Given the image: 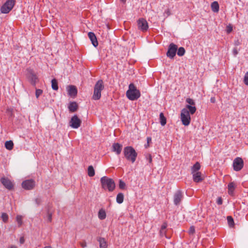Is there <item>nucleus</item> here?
I'll list each match as a JSON object with an SVG mask.
<instances>
[{
  "mask_svg": "<svg viewBox=\"0 0 248 248\" xmlns=\"http://www.w3.org/2000/svg\"><path fill=\"white\" fill-rule=\"evenodd\" d=\"M196 109V107L190 105H186V108L182 109L180 119L183 125L185 126L189 125L191 122L190 114H194Z\"/></svg>",
  "mask_w": 248,
  "mask_h": 248,
  "instance_id": "obj_1",
  "label": "nucleus"
},
{
  "mask_svg": "<svg viewBox=\"0 0 248 248\" xmlns=\"http://www.w3.org/2000/svg\"><path fill=\"white\" fill-rule=\"evenodd\" d=\"M126 96L130 100H136L140 96V93L133 83H130L126 91Z\"/></svg>",
  "mask_w": 248,
  "mask_h": 248,
  "instance_id": "obj_2",
  "label": "nucleus"
},
{
  "mask_svg": "<svg viewBox=\"0 0 248 248\" xmlns=\"http://www.w3.org/2000/svg\"><path fill=\"white\" fill-rule=\"evenodd\" d=\"M124 154L126 159L132 163L135 162L137 157V153L132 146H126L124 149Z\"/></svg>",
  "mask_w": 248,
  "mask_h": 248,
  "instance_id": "obj_3",
  "label": "nucleus"
},
{
  "mask_svg": "<svg viewBox=\"0 0 248 248\" xmlns=\"http://www.w3.org/2000/svg\"><path fill=\"white\" fill-rule=\"evenodd\" d=\"M102 187L105 190L112 191L115 187V184L113 179L106 176L102 177L100 179Z\"/></svg>",
  "mask_w": 248,
  "mask_h": 248,
  "instance_id": "obj_4",
  "label": "nucleus"
},
{
  "mask_svg": "<svg viewBox=\"0 0 248 248\" xmlns=\"http://www.w3.org/2000/svg\"><path fill=\"white\" fill-rule=\"evenodd\" d=\"M104 88L103 82L102 80H99L94 87L93 94L92 99L94 100H99L101 96V91Z\"/></svg>",
  "mask_w": 248,
  "mask_h": 248,
  "instance_id": "obj_5",
  "label": "nucleus"
},
{
  "mask_svg": "<svg viewBox=\"0 0 248 248\" xmlns=\"http://www.w3.org/2000/svg\"><path fill=\"white\" fill-rule=\"evenodd\" d=\"M16 4V0H7L1 6V13L3 14L9 13L13 8Z\"/></svg>",
  "mask_w": 248,
  "mask_h": 248,
  "instance_id": "obj_6",
  "label": "nucleus"
},
{
  "mask_svg": "<svg viewBox=\"0 0 248 248\" xmlns=\"http://www.w3.org/2000/svg\"><path fill=\"white\" fill-rule=\"evenodd\" d=\"M27 72V77L28 80L32 85H35L38 81V78L33 70L31 68H28Z\"/></svg>",
  "mask_w": 248,
  "mask_h": 248,
  "instance_id": "obj_7",
  "label": "nucleus"
},
{
  "mask_svg": "<svg viewBox=\"0 0 248 248\" xmlns=\"http://www.w3.org/2000/svg\"><path fill=\"white\" fill-rule=\"evenodd\" d=\"M81 121L78 118L77 115H74L69 122L70 126L74 129H77L80 127Z\"/></svg>",
  "mask_w": 248,
  "mask_h": 248,
  "instance_id": "obj_8",
  "label": "nucleus"
},
{
  "mask_svg": "<svg viewBox=\"0 0 248 248\" xmlns=\"http://www.w3.org/2000/svg\"><path fill=\"white\" fill-rule=\"evenodd\" d=\"M177 50V45L174 44L173 43L170 44L166 54L167 57L170 59H173L176 55Z\"/></svg>",
  "mask_w": 248,
  "mask_h": 248,
  "instance_id": "obj_9",
  "label": "nucleus"
},
{
  "mask_svg": "<svg viewBox=\"0 0 248 248\" xmlns=\"http://www.w3.org/2000/svg\"><path fill=\"white\" fill-rule=\"evenodd\" d=\"M244 162L243 159L239 157L234 159L233 162V167L235 171L240 170L243 167Z\"/></svg>",
  "mask_w": 248,
  "mask_h": 248,
  "instance_id": "obj_10",
  "label": "nucleus"
},
{
  "mask_svg": "<svg viewBox=\"0 0 248 248\" xmlns=\"http://www.w3.org/2000/svg\"><path fill=\"white\" fill-rule=\"evenodd\" d=\"M138 29L143 32H145L148 29V24L147 21L144 18H140L138 21Z\"/></svg>",
  "mask_w": 248,
  "mask_h": 248,
  "instance_id": "obj_11",
  "label": "nucleus"
},
{
  "mask_svg": "<svg viewBox=\"0 0 248 248\" xmlns=\"http://www.w3.org/2000/svg\"><path fill=\"white\" fill-rule=\"evenodd\" d=\"M183 199V195L182 192L178 190L175 192L173 195V202L175 205H178L180 204Z\"/></svg>",
  "mask_w": 248,
  "mask_h": 248,
  "instance_id": "obj_12",
  "label": "nucleus"
},
{
  "mask_svg": "<svg viewBox=\"0 0 248 248\" xmlns=\"http://www.w3.org/2000/svg\"><path fill=\"white\" fill-rule=\"evenodd\" d=\"M34 186L35 182L32 179L25 180L22 183V187L27 190L31 189L34 187Z\"/></svg>",
  "mask_w": 248,
  "mask_h": 248,
  "instance_id": "obj_13",
  "label": "nucleus"
},
{
  "mask_svg": "<svg viewBox=\"0 0 248 248\" xmlns=\"http://www.w3.org/2000/svg\"><path fill=\"white\" fill-rule=\"evenodd\" d=\"M1 183L7 189L11 190L14 188V184L13 182L8 178H1Z\"/></svg>",
  "mask_w": 248,
  "mask_h": 248,
  "instance_id": "obj_14",
  "label": "nucleus"
},
{
  "mask_svg": "<svg viewBox=\"0 0 248 248\" xmlns=\"http://www.w3.org/2000/svg\"><path fill=\"white\" fill-rule=\"evenodd\" d=\"M191 173L192 174L194 182L196 183H199L203 180V178L202 176V173L201 172H197Z\"/></svg>",
  "mask_w": 248,
  "mask_h": 248,
  "instance_id": "obj_15",
  "label": "nucleus"
},
{
  "mask_svg": "<svg viewBox=\"0 0 248 248\" xmlns=\"http://www.w3.org/2000/svg\"><path fill=\"white\" fill-rule=\"evenodd\" d=\"M88 35L93 45L94 46L96 47L98 46V43L95 34L93 32H89Z\"/></svg>",
  "mask_w": 248,
  "mask_h": 248,
  "instance_id": "obj_16",
  "label": "nucleus"
},
{
  "mask_svg": "<svg viewBox=\"0 0 248 248\" xmlns=\"http://www.w3.org/2000/svg\"><path fill=\"white\" fill-rule=\"evenodd\" d=\"M112 147V151L115 152L117 155H119L122 152L123 146L118 143H114Z\"/></svg>",
  "mask_w": 248,
  "mask_h": 248,
  "instance_id": "obj_17",
  "label": "nucleus"
},
{
  "mask_svg": "<svg viewBox=\"0 0 248 248\" xmlns=\"http://www.w3.org/2000/svg\"><path fill=\"white\" fill-rule=\"evenodd\" d=\"M68 92L69 95L71 96H76L77 94V89L75 86L70 85L68 87Z\"/></svg>",
  "mask_w": 248,
  "mask_h": 248,
  "instance_id": "obj_18",
  "label": "nucleus"
},
{
  "mask_svg": "<svg viewBox=\"0 0 248 248\" xmlns=\"http://www.w3.org/2000/svg\"><path fill=\"white\" fill-rule=\"evenodd\" d=\"M97 240L99 242L100 248H107V243L104 238L99 237Z\"/></svg>",
  "mask_w": 248,
  "mask_h": 248,
  "instance_id": "obj_19",
  "label": "nucleus"
},
{
  "mask_svg": "<svg viewBox=\"0 0 248 248\" xmlns=\"http://www.w3.org/2000/svg\"><path fill=\"white\" fill-rule=\"evenodd\" d=\"M78 107V105L75 102L70 103L68 106L69 110L72 112H75L77 110Z\"/></svg>",
  "mask_w": 248,
  "mask_h": 248,
  "instance_id": "obj_20",
  "label": "nucleus"
},
{
  "mask_svg": "<svg viewBox=\"0 0 248 248\" xmlns=\"http://www.w3.org/2000/svg\"><path fill=\"white\" fill-rule=\"evenodd\" d=\"M211 9L213 12L217 13L219 11V4L217 1H214L211 3Z\"/></svg>",
  "mask_w": 248,
  "mask_h": 248,
  "instance_id": "obj_21",
  "label": "nucleus"
},
{
  "mask_svg": "<svg viewBox=\"0 0 248 248\" xmlns=\"http://www.w3.org/2000/svg\"><path fill=\"white\" fill-rule=\"evenodd\" d=\"M235 187V185L233 182L230 183L228 185V193L231 195H232L234 190Z\"/></svg>",
  "mask_w": 248,
  "mask_h": 248,
  "instance_id": "obj_22",
  "label": "nucleus"
},
{
  "mask_svg": "<svg viewBox=\"0 0 248 248\" xmlns=\"http://www.w3.org/2000/svg\"><path fill=\"white\" fill-rule=\"evenodd\" d=\"M98 218L101 220H103L106 217V211L103 209H101L99 210L98 213Z\"/></svg>",
  "mask_w": 248,
  "mask_h": 248,
  "instance_id": "obj_23",
  "label": "nucleus"
},
{
  "mask_svg": "<svg viewBox=\"0 0 248 248\" xmlns=\"http://www.w3.org/2000/svg\"><path fill=\"white\" fill-rule=\"evenodd\" d=\"M201 168V165L200 163L197 162H196L191 168V173L199 172L198 170Z\"/></svg>",
  "mask_w": 248,
  "mask_h": 248,
  "instance_id": "obj_24",
  "label": "nucleus"
},
{
  "mask_svg": "<svg viewBox=\"0 0 248 248\" xmlns=\"http://www.w3.org/2000/svg\"><path fill=\"white\" fill-rule=\"evenodd\" d=\"M124 196L122 193H119L116 197V202L118 203L121 204L124 201Z\"/></svg>",
  "mask_w": 248,
  "mask_h": 248,
  "instance_id": "obj_25",
  "label": "nucleus"
},
{
  "mask_svg": "<svg viewBox=\"0 0 248 248\" xmlns=\"http://www.w3.org/2000/svg\"><path fill=\"white\" fill-rule=\"evenodd\" d=\"M159 120L161 125L164 126L166 124V118L162 112H161L159 114Z\"/></svg>",
  "mask_w": 248,
  "mask_h": 248,
  "instance_id": "obj_26",
  "label": "nucleus"
},
{
  "mask_svg": "<svg viewBox=\"0 0 248 248\" xmlns=\"http://www.w3.org/2000/svg\"><path fill=\"white\" fill-rule=\"evenodd\" d=\"M5 147L8 150H11L14 147V143L12 140L7 141L5 143Z\"/></svg>",
  "mask_w": 248,
  "mask_h": 248,
  "instance_id": "obj_27",
  "label": "nucleus"
},
{
  "mask_svg": "<svg viewBox=\"0 0 248 248\" xmlns=\"http://www.w3.org/2000/svg\"><path fill=\"white\" fill-rule=\"evenodd\" d=\"M51 87L53 90L57 91L58 90V82L55 78L51 80Z\"/></svg>",
  "mask_w": 248,
  "mask_h": 248,
  "instance_id": "obj_28",
  "label": "nucleus"
},
{
  "mask_svg": "<svg viewBox=\"0 0 248 248\" xmlns=\"http://www.w3.org/2000/svg\"><path fill=\"white\" fill-rule=\"evenodd\" d=\"M88 174L90 177H93L95 174L94 169L92 166H89L88 168Z\"/></svg>",
  "mask_w": 248,
  "mask_h": 248,
  "instance_id": "obj_29",
  "label": "nucleus"
},
{
  "mask_svg": "<svg viewBox=\"0 0 248 248\" xmlns=\"http://www.w3.org/2000/svg\"><path fill=\"white\" fill-rule=\"evenodd\" d=\"M185 49L183 47H180L178 48L177 51V55L179 56H183L185 53Z\"/></svg>",
  "mask_w": 248,
  "mask_h": 248,
  "instance_id": "obj_30",
  "label": "nucleus"
},
{
  "mask_svg": "<svg viewBox=\"0 0 248 248\" xmlns=\"http://www.w3.org/2000/svg\"><path fill=\"white\" fill-rule=\"evenodd\" d=\"M186 102L188 104L187 105L195 107V102L194 100L191 98H187L186 99Z\"/></svg>",
  "mask_w": 248,
  "mask_h": 248,
  "instance_id": "obj_31",
  "label": "nucleus"
},
{
  "mask_svg": "<svg viewBox=\"0 0 248 248\" xmlns=\"http://www.w3.org/2000/svg\"><path fill=\"white\" fill-rule=\"evenodd\" d=\"M8 216L6 213H2L1 215V218L2 219V221L6 223L8 220Z\"/></svg>",
  "mask_w": 248,
  "mask_h": 248,
  "instance_id": "obj_32",
  "label": "nucleus"
},
{
  "mask_svg": "<svg viewBox=\"0 0 248 248\" xmlns=\"http://www.w3.org/2000/svg\"><path fill=\"white\" fill-rule=\"evenodd\" d=\"M16 220L18 226H21V225L22 224V217L20 215H17L16 217Z\"/></svg>",
  "mask_w": 248,
  "mask_h": 248,
  "instance_id": "obj_33",
  "label": "nucleus"
},
{
  "mask_svg": "<svg viewBox=\"0 0 248 248\" xmlns=\"http://www.w3.org/2000/svg\"><path fill=\"white\" fill-rule=\"evenodd\" d=\"M145 158L149 164H151L152 163V156L151 154H148L146 155Z\"/></svg>",
  "mask_w": 248,
  "mask_h": 248,
  "instance_id": "obj_34",
  "label": "nucleus"
},
{
  "mask_svg": "<svg viewBox=\"0 0 248 248\" xmlns=\"http://www.w3.org/2000/svg\"><path fill=\"white\" fill-rule=\"evenodd\" d=\"M43 93V91L41 89H36L35 96L38 98Z\"/></svg>",
  "mask_w": 248,
  "mask_h": 248,
  "instance_id": "obj_35",
  "label": "nucleus"
},
{
  "mask_svg": "<svg viewBox=\"0 0 248 248\" xmlns=\"http://www.w3.org/2000/svg\"><path fill=\"white\" fill-rule=\"evenodd\" d=\"M227 220L230 226H232L233 224V218L231 216L227 217Z\"/></svg>",
  "mask_w": 248,
  "mask_h": 248,
  "instance_id": "obj_36",
  "label": "nucleus"
},
{
  "mask_svg": "<svg viewBox=\"0 0 248 248\" xmlns=\"http://www.w3.org/2000/svg\"><path fill=\"white\" fill-rule=\"evenodd\" d=\"M244 83L248 86V72H246L244 78Z\"/></svg>",
  "mask_w": 248,
  "mask_h": 248,
  "instance_id": "obj_37",
  "label": "nucleus"
},
{
  "mask_svg": "<svg viewBox=\"0 0 248 248\" xmlns=\"http://www.w3.org/2000/svg\"><path fill=\"white\" fill-rule=\"evenodd\" d=\"M232 31V27L231 25H229L226 27V32L227 33H230Z\"/></svg>",
  "mask_w": 248,
  "mask_h": 248,
  "instance_id": "obj_38",
  "label": "nucleus"
},
{
  "mask_svg": "<svg viewBox=\"0 0 248 248\" xmlns=\"http://www.w3.org/2000/svg\"><path fill=\"white\" fill-rule=\"evenodd\" d=\"M125 186V184L124 182L122 180H120L119 181V187L121 189H124Z\"/></svg>",
  "mask_w": 248,
  "mask_h": 248,
  "instance_id": "obj_39",
  "label": "nucleus"
},
{
  "mask_svg": "<svg viewBox=\"0 0 248 248\" xmlns=\"http://www.w3.org/2000/svg\"><path fill=\"white\" fill-rule=\"evenodd\" d=\"M152 141V138L150 137L147 138V144H145V147L147 148L149 146V143Z\"/></svg>",
  "mask_w": 248,
  "mask_h": 248,
  "instance_id": "obj_40",
  "label": "nucleus"
},
{
  "mask_svg": "<svg viewBox=\"0 0 248 248\" xmlns=\"http://www.w3.org/2000/svg\"><path fill=\"white\" fill-rule=\"evenodd\" d=\"M167 223H164L162 226H161V230H160V233H162V231H164L165 230L166 228H167Z\"/></svg>",
  "mask_w": 248,
  "mask_h": 248,
  "instance_id": "obj_41",
  "label": "nucleus"
},
{
  "mask_svg": "<svg viewBox=\"0 0 248 248\" xmlns=\"http://www.w3.org/2000/svg\"><path fill=\"white\" fill-rule=\"evenodd\" d=\"M47 221L50 222L52 221V214L50 213H48L47 216Z\"/></svg>",
  "mask_w": 248,
  "mask_h": 248,
  "instance_id": "obj_42",
  "label": "nucleus"
},
{
  "mask_svg": "<svg viewBox=\"0 0 248 248\" xmlns=\"http://www.w3.org/2000/svg\"><path fill=\"white\" fill-rule=\"evenodd\" d=\"M189 234H193L195 232V228L193 226L190 227V228L189 229Z\"/></svg>",
  "mask_w": 248,
  "mask_h": 248,
  "instance_id": "obj_43",
  "label": "nucleus"
},
{
  "mask_svg": "<svg viewBox=\"0 0 248 248\" xmlns=\"http://www.w3.org/2000/svg\"><path fill=\"white\" fill-rule=\"evenodd\" d=\"M217 203L218 205H221L222 204V200L221 197H218L217 198Z\"/></svg>",
  "mask_w": 248,
  "mask_h": 248,
  "instance_id": "obj_44",
  "label": "nucleus"
},
{
  "mask_svg": "<svg viewBox=\"0 0 248 248\" xmlns=\"http://www.w3.org/2000/svg\"><path fill=\"white\" fill-rule=\"evenodd\" d=\"M241 44V41L239 39H237L234 41V45L236 46H239Z\"/></svg>",
  "mask_w": 248,
  "mask_h": 248,
  "instance_id": "obj_45",
  "label": "nucleus"
},
{
  "mask_svg": "<svg viewBox=\"0 0 248 248\" xmlns=\"http://www.w3.org/2000/svg\"><path fill=\"white\" fill-rule=\"evenodd\" d=\"M232 52H233V55H234V56L237 55V54H238V51H237V48H234L233 49Z\"/></svg>",
  "mask_w": 248,
  "mask_h": 248,
  "instance_id": "obj_46",
  "label": "nucleus"
},
{
  "mask_svg": "<svg viewBox=\"0 0 248 248\" xmlns=\"http://www.w3.org/2000/svg\"><path fill=\"white\" fill-rule=\"evenodd\" d=\"M24 242H25V239H24V237H21L19 239L20 243L22 244L24 243Z\"/></svg>",
  "mask_w": 248,
  "mask_h": 248,
  "instance_id": "obj_47",
  "label": "nucleus"
},
{
  "mask_svg": "<svg viewBox=\"0 0 248 248\" xmlns=\"http://www.w3.org/2000/svg\"><path fill=\"white\" fill-rule=\"evenodd\" d=\"M210 101L212 103H215V101H216L215 98V97H211V99H210Z\"/></svg>",
  "mask_w": 248,
  "mask_h": 248,
  "instance_id": "obj_48",
  "label": "nucleus"
},
{
  "mask_svg": "<svg viewBox=\"0 0 248 248\" xmlns=\"http://www.w3.org/2000/svg\"><path fill=\"white\" fill-rule=\"evenodd\" d=\"M165 12L168 15V16L170 15V11L169 9H168Z\"/></svg>",
  "mask_w": 248,
  "mask_h": 248,
  "instance_id": "obj_49",
  "label": "nucleus"
},
{
  "mask_svg": "<svg viewBox=\"0 0 248 248\" xmlns=\"http://www.w3.org/2000/svg\"><path fill=\"white\" fill-rule=\"evenodd\" d=\"M9 248H17L16 246H12Z\"/></svg>",
  "mask_w": 248,
  "mask_h": 248,
  "instance_id": "obj_50",
  "label": "nucleus"
},
{
  "mask_svg": "<svg viewBox=\"0 0 248 248\" xmlns=\"http://www.w3.org/2000/svg\"><path fill=\"white\" fill-rule=\"evenodd\" d=\"M165 233V230L162 231V233H160L162 235Z\"/></svg>",
  "mask_w": 248,
  "mask_h": 248,
  "instance_id": "obj_51",
  "label": "nucleus"
},
{
  "mask_svg": "<svg viewBox=\"0 0 248 248\" xmlns=\"http://www.w3.org/2000/svg\"><path fill=\"white\" fill-rule=\"evenodd\" d=\"M44 248H51V247H49V246H46V247H44Z\"/></svg>",
  "mask_w": 248,
  "mask_h": 248,
  "instance_id": "obj_52",
  "label": "nucleus"
},
{
  "mask_svg": "<svg viewBox=\"0 0 248 248\" xmlns=\"http://www.w3.org/2000/svg\"><path fill=\"white\" fill-rule=\"evenodd\" d=\"M123 2H125L126 1V0H120Z\"/></svg>",
  "mask_w": 248,
  "mask_h": 248,
  "instance_id": "obj_53",
  "label": "nucleus"
}]
</instances>
